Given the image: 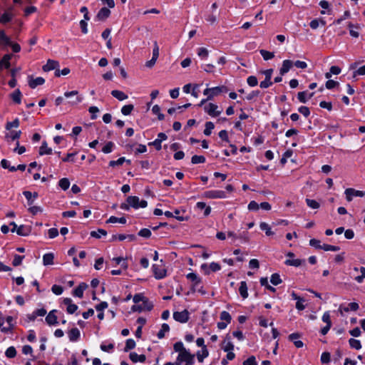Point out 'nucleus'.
<instances>
[{"instance_id": "obj_1", "label": "nucleus", "mask_w": 365, "mask_h": 365, "mask_svg": "<svg viewBox=\"0 0 365 365\" xmlns=\"http://www.w3.org/2000/svg\"><path fill=\"white\" fill-rule=\"evenodd\" d=\"M227 88L225 86H220L210 88H206L203 91V94L207 96V99L212 100L214 97L219 96L220 93H227Z\"/></svg>"}, {"instance_id": "obj_2", "label": "nucleus", "mask_w": 365, "mask_h": 365, "mask_svg": "<svg viewBox=\"0 0 365 365\" xmlns=\"http://www.w3.org/2000/svg\"><path fill=\"white\" fill-rule=\"evenodd\" d=\"M126 201L129 203L130 207L135 209H138L139 207L144 208L148 205L146 200H140L139 197L137 196H129L127 197Z\"/></svg>"}, {"instance_id": "obj_3", "label": "nucleus", "mask_w": 365, "mask_h": 365, "mask_svg": "<svg viewBox=\"0 0 365 365\" xmlns=\"http://www.w3.org/2000/svg\"><path fill=\"white\" fill-rule=\"evenodd\" d=\"M178 362H185V365H193L195 355L190 354L188 351L180 353L177 357Z\"/></svg>"}, {"instance_id": "obj_4", "label": "nucleus", "mask_w": 365, "mask_h": 365, "mask_svg": "<svg viewBox=\"0 0 365 365\" xmlns=\"http://www.w3.org/2000/svg\"><path fill=\"white\" fill-rule=\"evenodd\" d=\"M160 264H153V270L156 279H163L166 276V269L163 264V260L160 261Z\"/></svg>"}, {"instance_id": "obj_5", "label": "nucleus", "mask_w": 365, "mask_h": 365, "mask_svg": "<svg viewBox=\"0 0 365 365\" xmlns=\"http://www.w3.org/2000/svg\"><path fill=\"white\" fill-rule=\"evenodd\" d=\"M190 313L187 309L182 312H175L173 313V318L175 321L180 323H186L189 320Z\"/></svg>"}, {"instance_id": "obj_6", "label": "nucleus", "mask_w": 365, "mask_h": 365, "mask_svg": "<svg viewBox=\"0 0 365 365\" xmlns=\"http://www.w3.org/2000/svg\"><path fill=\"white\" fill-rule=\"evenodd\" d=\"M204 110L206 113L212 117H217L222 113V110H218V106L212 103L205 106Z\"/></svg>"}, {"instance_id": "obj_7", "label": "nucleus", "mask_w": 365, "mask_h": 365, "mask_svg": "<svg viewBox=\"0 0 365 365\" xmlns=\"http://www.w3.org/2000/svg\"><path fill=\"white\" fill-rule=\"evenodd\" d=\"M153 307V305L151 302H150L148 300H144V302H143L141 304L133 305L131 309L133 312H140L144 310L150 311Z\"/></svg>"}, {"instance_id": "obj_8", "label": "nucleus", "mask_w": 365, "mask_h": 365, "mask_svg": "<svg viewBox=\"0 0 365 365\" xmlns=\"http://www.w3.org/2000/svg\"><path fill=\"white\" fill-rule=\"evenodd\" d=\"M204 197L210 199L225 198L226 194L222 190H210L204 193Z\"/></svg>"}, {"instance_id": "obj_9", "label": "nucleus", "mask_w": 365, "mask_h": 365, "mask_svg": "<svg viewBox=\"0 0 365 365\" xmlns=\"http://www.w3.org/2000/svg\"><path fill=\"white\" fill-rule=\"evenodd\" d=\"M78 95V91H69V92H66L64 93V96L66 98L76 96L75 99L72 98V101H69V103L72 106H76L78 103L82 101L83 98Z\"/></svg>"}, {"instance_id": "obj_10", "label": "nucleus", "mask_w": 365, "mask_h": 365, "mask_svg": "<svg viewBox=\"0 0 365 365\" xmlns=\"http://www.w3.org/2000/svg\"><path fill=\"white\" fill-rule=\"evenodd\" d=\"M345 195L347 201L350 202L352 200V197H363L364 196V192L356 190L353 188H347L345 190Z\"/></svg>"}, {"instance_id": "obj_11", "label": "nucleus", "mask_w": 365, "mask_h": 365, "mask_svg": "<svg viewBox=\"0 0 365 365\" xmlns=\"http://www.w3.org/2000/svg\"><path fill=\"white\" fill-rule=\"evenodd\" d=\"M59 67V63L57 61L48 59L46 64L43 66L42 69L45 72H48Z\"/></svg>"}, {"instance_id": "obj_12", "label": "nucleus", "mask_w": 365, "mask_h": 365, "mask_svg": "<svg viewBox=\"0 0 365 365\" xmlns=\"http://www.w3.org/2000/svg\"><path fill=\"white\" fill-rule=\"evenodd\" d=\"M63 302L67 306L66 311L68 314H72L78 309V306L72 303L71 298H65Z\"/></svg>"}, {"instance_id": "obj_13", "label": "nucleus", "mask_w": 365, "mask_h": 365, "mask_svg": "<svg viewBox=\"0 0 365 365\" xmlns=\"http://www.w3.org/2000/svg\"><path fill=\"white\" fill-rule=\"evenodd\" d=\"M110 15V11L109 9L106 7H103L101 9V10L98 11V13L96 15V19L98 21H105L106 19L109 17Z\"/></svg>"}, {"instance_id": "obj_14", "label": "nucleus", "mask_w": 365, "mask_h": 365, "mask_svg": "<svg viewBox=\"0 0 365 365\" xmlns=\"http://www.w3.org/2000/svg\"><path fill=\"white\" fill-rule=\"evenodd\" d=\"M187 278L188 279L191 280L193 282V284H192V289H193V291H195L196 289L197 288V287L201 283V279L200 277H198L197 276V274L193 273V272L189 273L187 275Z\"/></svg>"}, {"instance_id": "obj_15", "label": "nucleus", "mask_w": 365, "mask_h": 365, "mask_svg": "<svg viewBox=\"0 0 365 365\" xmlns=\"http://www.w3.org/2000/svg\"><path fill=\"white\" fill-rule=\"evenodd\" d=\"M56 310L51 311L46 317V322L48 325H55L58 323L57 316L56 315Z\"/></svg>"}, {"instance_id": "obj_16", "label": "nucleus", "mask_w": 365, "mask_h": 365, "mask_svg": "<svg viewBox=\"0 0 365 365\" xmlns=\"http://www.w3.org/2000/svg\"><path fill=\"white\" fill-rule=\"evenodd\" d=\"M88 288V284L82 282L73 291V294L79 298L83 297V291Z\"/></svg>"}, {"instance_id": "obj_17", "label": "nucleus", "mask_w": 365, "mask_h": 365, "mask_svg": "<svg viewBox=\"0 0 365 365\" xmlns=\"http://www.w3.org/2000/svg\"><path fill=\"white\" fill-rule=\"evenodd\" d=\"M293 62L291 60H284L282 63V66L279 70V73L281 76L287 73L289 69L292 67Z\"/></svg>"}, {"instance_id": "obj_18", "label": "nucleus", "mask_w": 365, "mask_h": 365, "mask_svg": "<svg viewBox=\"0 0 365 365\" xmlns=\"http://www.w3.org/2000/svg\"><path fill=\"white\" fill-rule=\"evenodd\" d=\"M299 337L300 334L299 333H292L289 335V339L294 342L297 348H301L304 345L302 341L297 340Z\"/></svg>"}, {"instance_id": "obj_19", "label": "nucleus", "mask_w": 365, "mask_h": 365, "mask_svg": "<svg viewBox=\"0 0 365 365\" xmlns=\"http://www.w3.org/2000/svg\"><path fill=\"white\" fill-rule=\"evenodd\" d=\"M23 195L27 199L28 204L29 205H33L34 200L38 197V193L36 192H34V193H32L30 191H24Z\"/></svg>"}, {"instance_id": "obj_20", "label": "nucleus", "mask_w": 365, "mask_h": 365, "mask_svg": "<svg viewBox=\"0 0 365 365\" xmlns=\"http://www.w3.org/2000/svg\"><path fill=\"white\" fill-rule=\"evenodd\" d=\"M130 359L133 363H137L138 361L140 362H144L146 359V356L144 354L138 355L135 352H131L129 355Z\"/></svg>"}, {"instance_id": "obj_21", "label": "nucleus", "mask_w": 365, "mask_h": 365, "mask_svg": "<svg viewBox=\"0 0 365 365\" xmlns=\"http://www.w3.org/2000/svg\"><path fill=\"white\" fill-rule=\"evenodd\" d=\"M31 229L29 226L20 225L17 230L16 233L20 236H28L31 233Z\"/></svg>"}, {"instance_id": "obj_22", "label": "nucleus", "mask_w": 365, "mask_h": 365, "mask_svg": "<svg viewBox=\"0 0 365 365\" xmlns=\"http://www.w3.org/2000/svg\"><path fill=\"white\" fill-rule=\"evenodd\" d=\"M45 82V80L42 77H38L35 79L30 78L29 81V85L31 88H35L37 86L43 85Z\"/></svg>"}, {"instance_id": "obj_23", "label": "nucleus", "mask_w": 365, "mask_h": 365, "mask_svg": "<svg viewBox=\"0 0 365 365\" xmlns=\"http://www.w3.org/2000/svg\"><path fill=\"white\" fill-rule=\"evenodd\" d=\"M52 153V149L48 147L47 143L43 141L39 148V155H50Z\"/></svg>"}, {"instance_id": "obj_24", "label": "nucleus", "mask_w": 365, "mask_h": 365, "mask_svg": "<svg viewBox=\"0 0 365 365\" xmlns=\"http://www.w3.org/2000/svg\"><path fill=\"white\" fill-rule=\"evenodd\" d=\"M68 337L71 341H76L80 337V331L77 328H73L68 332Z\"/></svg>"}, {"instance_id": "obj_25", "label": "nucleus", "mask_w": 365, "mask_h": 365, "mask_svg": "<svg viewBox=\"0 0 365 365\" xmlns=\"http://www.w3.org/2000/svg\"><path fill=\"white\" fill-rule=\"evenodd\" d=\"M111 95L119 101H123L128 98V96L125 93L118 90L112 91Z\"/></svg>"}, {"instance_id": "obj_26", "label": "nucleus", "mask_w": 365, "mask_h": 365, "mask_svg": "<svg viewBox=\"0 0 365 365\" xmlns=\"http://www.w3.org/2000/svg\"><path fill=\"white\" fill-rule=\"evenodd\" d=\"M304 262H305L304 260H302L299 259H289L285 261V264L289 265V266H293V267H299Z\"/></svg>"}, {"instance_id": "obj_27", "label": "nucleus", "mask_w": 365, "mask_h": 365, "mask_svg": "<svg viewBox=\"0 0 365 365\" xmlns=\"http://www.w3.org/2000/svg\"><path fill=\"white\" fill-rule=\"evenodd\" d=\"M239 292L242 298L245 299L248 296L247 286L245 282H241Z\"/></svg>"}, {"instance_id": "obj_28", "label": "nucleus", "mask_w": 365, "mask_h": 365, "mask_svg": "<svg viewBox=\"0 0 365 365\" xmlns=\"http://www.w3.org/2000/svg\"><path fill=\"white\" fill-rule=\"evenodd\" d=\"M0 43L5 46L11 44L10 38L5 34L4 31H0Z\"/></svg>"}, {"instance_id": "obj_29", "label": "nucleus", "mask_w": 365, "mask_h": 365, "mask_svg": "<svg viewBox=\"0 0 365 365\" xmlns=\"http://www.w3.org/2000/svg\"><path fill=\"white\" fill-rule=\"evenodd\" d=\"M54 256L52 253L45 254L43 257V263L44 265H50L53 263Z\"/></svg>"}, {"instance_id": "obj_30", "label": "nucleus", "mask_w": 365, "mask_h": 365, "mask_svg": "<svg viewBox=\"0 0 365 365\" xmlns=\"http://www.w3.org/2000/svg\"><path fill=\"white\" fill-rule=\"evenodd\" d=\"M21 93L19 89H16L14 93L11 94V98L16 103L19 104L21 103Z\"/></svg>"}, {"instance_id": "obj_31", "label": "nucleus", "mask_w": 365, "mask_h": 365, "mask_svg": "<svg viewBox=\"0 0 365 365\" xmlns=\"http://www.w3.org/2000/svg\"><path fill=\"white\" fill-rule=\"evenodd\" d=\"M259 227L262 230L265 231V233L267 236H271L274 235V232L271 230L269 225L267 222H261L259 225Z\"/></svg>"}, {"instance_id": "obj_32", "label": "nucleus", "mask_w": 365, "mask_h": 365, "mask_svg": "<svg viewBox=\"0 0 365 365\" xmlns=\"http://www.w3.org/2000/svg\"><path fill=\"white\" fill-rule=\"evenodd\" d=\"M209 354L208 350L206 346H203L202 349V354L198 351L197 353V357L199 362H202L203 359L206 358Z\"/></svg>"}, {"instance_id": "obj_33", "label": "nucleus", "mask_w": 365, "mask_h": 365, "mask_svg": "<svg viewBox=\"0 0 365 365\" xmlns=\"http://www.w3.org/2000/svg\"><path fill=\"white\" fill-rule=\"evenodd\" d=\"M12 58V54H5L1 61H2V66L6 68L10 67V60Z\"/></svg>"}, {"instance_id": "obj_34", "label": "nucleus", "mask_w": 365, "mask_h": 365, "mask_svg": "<svg viewBox=\"0 0 365 365\" xmlns=\"http://www.w3.org/2000/svg\"><path fill=\"white\" fill-rule=\"evenodd\" d=\"M120 222L122 224H125L126 222V219L123 217H116L115 216H111L107 221L106 223H115Z\"/></svg>"}, {"instance_id": "obj_35", "label": "nucleus", "mask_w": 365, "mask_h": 365, "mask_svg": "<svg viewBox=\"0 0 365 365\" xmlns=\"http://www.w3.org/2000/svg\"><path fill=\"white\" fill-rule=\"evenodd\" d=\"M214 128H215V125L212 122H210V121L206 122L205 128L203 132L204 134L207 136H209L211 134L212 130L214 129Z\"/></svg>"}, {"instance_id": "obj_36", "label": "nucleus", "mask_w": 365, "mask_h": 365, "mask_svg": "<svg viewBox=\"0 0 365 365\" xmlns=\"http://www.w3.org/2000/svg\"><path fill=\"white\" fill-rule=\"evenodd\" d=\"M152 111L154 114L158 115V118L159 120H164L165 115L160 113V108L158 105H155L152 108Z\"/></svg>"}, {"instance_id": "obj_37", "label": "nucleus", "mask_w": 365, "mask_h": 365, "mask_svg": "<svg viewBox=\"0 0 365 365\" xmlns=\"http://www.w3.org/2000/svg\"><path fill=\"white\" fill-rule=\"evenodd\" d=\"M170 327L167 324H163L161 329L158 333V337L163 339L165 336V333L169 331Z\"/></svg>"}, {"instance_id": "obj_38", "label": "nucleus", "mask_w": 365, "mask_h": 365, "mask_svg": "<svg viewBox=\"0 0 365 365\" xmlns=\"http://www.w3.org/2000/svg\"><path fill=\"white\" fill-rule=\"evenodd\" d=\"M58 185L63 190H66L70 186V181L68 178H62L59 180Z\"/></svg>"}, {"instance_id": "obj_39", "label": "nucleus", "mask_w": 365, "mask_h": 365, "mask_svg": "<svg viewBox=\"0 0 365 365\" xmlns=\"http://www.w3.org/2000/svg\"><path fill=\"white\" fill-rule=\"evenodd\" d=\"M259 52L265 61L272 59L274 56V54L273 52H269V51L264 50V49L260 50Z\"/></svg>"}, {"instance_id": "obj_40", "label": "nucleus", "mask_w": 365, "mask_h": 365, "mask_svg": "<svg viewBox=\"0 0 365 365\" xmlns=\"http://www.w3.org/2000/svg\"><path fill=\"white\" fill-rule=\"evenodd\" d=\"M135 346V341L132 339H128L126 340L125 346L124 348V351L127 352L129 350L134 349Z\"/></svg>"}, {"instance_id": "obj_41", "label": "nucleus", "mask_w": 365, "mask_h": 365, "mask_svg": "<svg viewBox=\"0 0 365 365\" xmlns=\"http://www.w3.org/2000/svg\"><path fill=\"white\" fill-rule=\"evenodd\" d=\"M349 345L351 348H354L355 349H360L361 348V342L360 341L355 339H350L349 340Z\"/></svg>"}, {"instance_id": "obj_42", "label": "nucleus", "mask_w": 365, "mask_h": 365, "mask_svg": "<svg viewBox=\"0 0 365 365\" xmlns=\"http://www.w3.org/2000/svg\"><path fill=\"white\" fill-rule=\"evenodd\" d=\"M133 108L134 106L132 104L125 105L121 108V113L125 115H130Z\"/></svg>"}, {"instance_id": "obj_43", "label": "nucleus", "mask_w": 365, "mask_h": 365, "mask_svg": "<svg viewBox=\"0 0 365 365\" xmlns=\"http://www.w3.org/2000/svg\"><path fill=\"white\" fill-rule=\"evenodd\" d=\"M193 164L203 163L205 162V158L203 155H193L191 159Z\"/></svg>"}, {"instance_id": "obj_44", "label": "nucleus", "mask_w": 365, "mask_h": 365, "mask_svg": "<svg viewBox=\"0 0 365 365\" xmlns=\"http://www.w3.org/2000/svg\"><path fill=\"white\" fill-rule=\"evenodd\" d=\"M173 349H174L175 351L179 352V354L184 352L185 351H187L184 347L183 344L181 341L176 342L173 346Z\"/></svg>"}, {"instance_id": "obj_45", "label": "nucleus", "mask_w": 365, "mask_h": 365, "mask_svg": "<svg viewBox=\"0 0 365 365\" xmlns=\"http://www.w3.org/2000/svg\"><path fill=\"white\" fill-rule=\"evenodd\" d=\"M1 165L4 169H9L11 172H14L16 170V167L10 166L9 162L6 159H3L1 161Z\"/></svg>"}, {"instance_id": "obj_46", "label": "nucleus", "mask_w": 365, "mask_h": 365, "mask_svg": "<svg viewBox=\"0 0 365 365\" xmlns=\"http://www.w3.org/2000/svg\"><path fill=\"white\" fill-rule=\"evenodd\" d=\"M101 235L106 236L107 235V232L103 229H98V231H92L91 232V236L96 238H100Z\"/></svg>"}, {"instance_id": "obj_47", "label": "nucleus", "mask_w": 365, "mask_h": 365, "mask_svg": "<svg viewBox=\"0 0 365 365\" xmlns=\"http://www.w3.org/2000/svg\"><path fill=\"white\" fill-rule=\"evenodd\" d=\"M270 282L274 285H278L282 282L280 276L277 273H274L271 276Z\"/></svg>"}, {"instance_id": "obj_48", "label": "nucleus", "mask_w": 365, "mask_h": 365, "mask_svg": "<svg viewBox=\"0 0 365 365\" xmlns=\"http://www.w3.org/2000/svg\"><path fill=\"white\" fill-rule=\"evenodd\" d=\"M322 249L325 250V251H333V252H336V251H339L340 250V247H338V246H334V245H327V244H324L322 247Z\"/></svg>"}, {"instance_id": "obj_49", "label": "nucleus", "mask_w": 365, "mask_h": 365, "mask_svg": "<svg viewBox=\"0 0 365 365\" xmlns=\"http://www.w3.org/2000/svg\"><path fill=\"white\" fill-rule=\"evenodd\" d=\"M5 354L6 356L8 357V358H14L16 356V349L14 347V346H10L9 347L6 352H5Z\"/></svg>"}, {"instance_id": "obj_50", "label": "nucleus", "mask_w": 365, "mask_h": 365, "mask_svg": "<svg viewBox=\"0 0 365 365\" xmlns=\"http://www.w3.org/2000/svg\"><path fill=\"white\" fill-rule=\"evenodd\" d=\"M307 205L312 209H318L319 207V203L314 200L306 199Z\"/></svg>"}, {"instance_id": "obj_51", "label": "nucleus", "mask_w": 365, "mask_h": 365, "mask_svg": "<svg viewBox=\"0 0 365 365\" xmlns=\"http://www.w3.org/2000/svg\"><path fill=\"white\" fill-rule=\"evenodd\" d=\"M222 349L225 351H232L234 349V345L230 341H227L225 340Z\"/></svg>"}, {"instance_id": "obj_52", "label": "nucleus", "mask_w": 365, "mask_h": 365, "mask_svg": "<svg viewBox=\"0 0 365 365\" xmlns=\"http://www.w3.org/2000/svg\"><path fill=\"white\" fill-rule=\"evenodd\" d=\"M114 146V144L113 142L109 141L106 143V145L103 148L102 151L104 153H110L113 150V148Z\"/></svg>"}, {"instance_id": "obj_53", "label": "nucleus", "mask_w": 365, "mask_h": 365, "mask_svg": "<svg viewBox=\"0 0 365 365\" xmlns=\"http://www.w3.org/2000/svg\"><path fill=\"white\" fill-rule=\"evenodd\" d=\"M19 125V120L18 118H16L12 122H8L6 125V130H11L12 128H17Z\"/></svg>"}, {"instance_id": "obj_54", "label": "nucleus", "mask_w": 365, "mask_h": 365, "mask_svg": "<svg viewBox=\"0 0 365 365\" xmlns=\"http://www.w3.org/2000/svg\"><path fill=\"white\" fill-rule=\"evenodd\" d=\"M220 319L225 321L227 323H230L231 322L232 317L227 312L223 311L220 314Z\"/></svg>"}, {"instance_id": "obj_55", "label": "nucleus", "mask_w": 365, "mask_h": 365, "mask_svg": "<svg viewBox=\"0 0 365 365\" xmlns=\"http://www.w3.org/2000/svg\"><path fill=\"white\" fill-rule=\"evenodd\" d=\"M12 19V15L8 13H4L0 17V23L6 24L10 21Z\"/></svg>"}, {"instance_id": "obj_56", "label": "nucleus", "mask_w": 365, "mask_h": 365, "mask_svg": "<svg viewBox=\"0 0 365 365\" xmlns=\"http://www.w3.org/2000/svg\"><path fill=\"white\" fill-rule=\"evenodd\" d=\"M125 161V158L124 157L120 158L117 160H111L109 162V165L110 167H115L117 165H121Z\"/></svg>"}, {"instance_id": "obj_57", "label": "nucleus", "mask_w": 365, "mask_h": 365, "mask_svg": "<svg viewBox=\"0 0 365 365\" xmlns=\"http://www.w3.org/2000/svg\"><path fill=\"white\" fill-rule=\"evenodd\" d=\"M138 235L140 237L148 238L151 236V232L150 230L147 228H143L139 231Z\"/></svg>"}, {"instance_id": "obj_58", "label": "nucleus", "mask_w": 365, "mask_h": 365, "mask_svg": "<svg viewBox=\"0 0 365 365\" xmlns=\"http://www.w3.org/2000/svg\"><path fill=\"white\" fill-rule=\"evenodd\" d=\"M247 82L249 86L252 87L257 86L258 83L257 78L254 76H249L247 79Z\"/></svg>"}, {"instance_id": "obj_59", "label": "nucleus", "mask_w": 365, "mask_h": 365, "mask_svg": "<svg viewBox=\"0 0 365 365\" xmlns=\"http://www.w3.org/2000/svg\"><path fill=\"white\" fill-rule=\"evenodd\" d=\"M297 98L301 103H305L307 101V91L299 92L297 94Z\"/></svg>"}, {"instance_id": "obj_60", "label": "nucleus", "mask_w": 365, "mask_h": 365, "mask_svg": "<svg viewBox=\"0 0 365 365\" xmlns=\"http://www.w3.org/2000/svg\"><path fill=\"white\" fill-rule=\"evenodd\" d=\"M51 290L55 294L60 295L62 294L63 289L61 286L54 284L53 285Z\"/></svg>"}, {"instance_id": "obj_61", "label": "nucleus", "mask_w": 365, "mask_h": 365, "mask_svg": "<svg viewBox=\"0 0 365 365\" xmlns=\"http://www.w3.org/2000/svg\"><path fill=\"white\" fill-rule=\"evenodd\" d=\"M24 257V256L15 255L14 260L12 262L13 265L15 267L20 265Z\"/></svg>"}, {"instance_id": "obj_62", "label": "nucleus", "mask_w": 365, "mask_h": 365, "mask_svg": "<svg viewBox=\"0 0 365 365\" xmlns=\"http://www.w3.org/2000/svg\"><path fill=\"white\" fill-rule=\"evenodd\" d=\"M243 365H257L255 357L254 356H250L247 360L244 361Z\"/></svg>"}, {"instance_id": "obj_63", "label": "nucleus", "mask_w": 365, "mask_h": 365, "mask_svg": "<svg viewBox=\"0 0 365 365\" xmlns=\"http://www.w3.org/2000/svg\"><path fill=\"white\" fill-rule=\"evenodd\" d=\"M299 112L302 113L304 117H308L310 114V111L308 107L301 106L298 109Z\"/></svg>"}, {"instance_id": "obj_64", "label": "nucleus", "mask_w": 365, "mask_h": 365, "mask_svg": "<svg viewBox=\"0 0 365 365\" xmlns=\"http://www.w3.org/2000/svg\"><path fill=\"white\" fill-rule=\"evenodd\" d=\"M360 272H361V274L355 278V279L359 283L363 281V279L365 278V267H361Z\"/></svg>"}]
</instances>
